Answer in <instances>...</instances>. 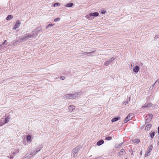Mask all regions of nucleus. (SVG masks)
Returning <instances> with one entry per match:
<instances>
[{
  "mask_svg": "<svg viewBox=\"0 0 159 159\" xmlns=\"http://www.w3.org/2000/svg\"><path fill=\"white\" fill-rule=\"evenodd\" d=\"M41 31H42V30L41 27H38L37 28L33 30L31 33H30V34L32 35V38H35L37 36L39 33Z\"/></svg>",
  "mask_w": 159,
  "mask_h": 159,
  "instance_id": "nucleus-1",
  "label": "nucleus"
},
{
  "mask_svg": "<svg viewBox=\"0 0 159 159\" xmlns=\"http://www.w3.org/2000/svg\"><path fill=\"white\" fill-rule=\"evenodd\" d=\"M30 38H32V35H31L30 33H26L20 38V41H25L28 40Z\"/></svg>",
  "mask_w": 159,
  "mask_h": 159,
  "instance_id": "nucleus-2",
  "label": "nucleus"
},
{
  "mask_svg": "<svg viewBox=\"0 0 159 159\" xmlns=\"http://www.w3.org/2000/svg\"><path fill=\"white\" fill-rule=\"evenodd\" d=\"M152 115L151 114H149L146 116V119L145 120V124L149 122L151 120L152 118Z\"/></svg>",
  "mask_w": 159,
  "mask_h": 159,
  "instance_id": "nucleus-3",
  "label": "nucleus"
},
{
  "mask_svg": "<svg viewBox=\"0 0 159 159\" xmlns=\"http://www.w3.org/2000/svg\"><path fill=\"white\" fill-rule=\"evenodd\" d=\"M80 150V147L78 146L77 147L74 148L72 151V152L74 157H75L77 156V152L79 151Z\"/></svg>",
  "mask_w": 159,
  "mask_h": 159,
  "instance_id": "nucleus-4",
  "label": "nucleus"
},
{
  "mask_svg": "<svg viewBox=\"0 0 159 159\" xmlns=\"http://www.w3.org/2000/svg\"><path fill=\"white\" fill-rule=\"evenodd\" d=\"M43 148V146L42 145H39L38 147L32 150V152L34 153V155H35L38 152L40 151Z\"/></svg>",
  "mask_w": 159,
  "mask_h": 159,
  "instance_id": "nucleus-5",
  "label": "nucleus"
},
{
  "mask_svg": "<svg viewBox=\"0 0 159 159\" xmlns=\"http://www.w3.org/2000/svg\"><path fill=\"white\" fill-rule=\"evenodd\" d=\"M115 57H111L110 59L108 61H105L104 62V65L106 66H108L109 64L111 63L115 59Z\"/></svg>",
  "mask_w": 159,
  "mask_h": 159,
  "instance_id": "nucleus-6",
  "label": "nucleus"
},
{
  "mask_svg": "<svg viewBox=\"0 0 159 159\" xmlns=\"http://www.w3.org/2000/svg\"><path fill=\"white\" fill-rule=\"evenodd\" d=\"M20 21L19 20H17L14 26L13 27V29L15 30L16 28H19L20 26Z\"/></svg>",
  "mask_w": 159,
  "mask_h": 159,
  "instance_id": "nucleus-7",
  "label": "nucleus"
},
{
  "mask_svg": "<svg viewBox=\"0 0 159 159\" xmlns=\"http://www.w3.org/2000/svg\"><path fill=\"white\" fill-rule=\"evenodd\" d=\"M63 98L66 99L67 98L73 99V94H66L64 96Z\"/></svg>",
  "mask_w": 159,
  "mask_h": 159,
  "instance_id": "nucleus-8",
  "label": "nucleus"
},
{
  "mask_svg": "<svg viewBox=\"0 0 159 159\" xmlns=\"http://www.w3.org/2000/svg\"><path fill=\"white\" fill-rule=\"evenodd\" d=\"M35 155H34V153L32 151L29 154L27 153L26 154L25 156H27L26 158L27 159H30L32 157L34 156Z\"/></svg>",
  "mask_w": 159,
  "mask_h": 159,
  "instance_id": "nucleus-9",
  "label": "nucleus"
},
{
  "mask_svg": "<svg viewBox=\"0 0 159 159\" xmlns=\"http://www.w3.org/2000/svg\"><path fill=\"white\" fill-rule=\"evenodd\" d=\"M81 94V93L80 92L77 93L75 92V93H74L73 94V99H75L78 97L80 96Z\"/></svg>",
  "mask_w": 159,
  "mask_h": 159,
  "instance_id": "nucleus-10",
  "label": "nucleus"
},
{
  "mask_svg": "<svg viewBox=\"0 0 159 159\" xmlns=\"http://www.w3.org/2000/svg\"><path fill=\"white\" fill-rule=\"evenodd\" d=\"M140 68L138 66H136L133 69V71L135 73H138Z\"/></svg>",
  "mask_w": 159,
  "mask_h": 159,
  "instance_id": "nucleus-11",
  "label": "nucleus"
},
{
  "mask_svg": "<svg viewBox=\"0 0 159 159\" xmlns=\"http://www.w3.org/2000/svg\"><path fill=\"white\" fill-rule=\"evenodd\" d=\"M31 137L30 135H28L26 137V140L28 143H30L31 142Z\"/></svg>",
  "mask_w": 159,
  "mask_h": 159,
  "instance_id": "nucleus-12",
  "label": "nucleus"
},
{
  "mask_svg": "<svg viewBox=\"0 0 159 159\" xmlns=\"http://www.w3.org/2000/svg\"><path fill=\"white\" fill-rule=\"evenodd\" d=\"M120 119V117H115L113 118L111 120L112 122H114Z\"/></svg>",
  "mask_w": 159,
  "mask_h": 159,
  "instance_id": "nucleus-13",
  "label": "nucleus"
},
{
  "mask_svg": "<svg viewBox=\"0 0 159 159\" xmlns=\"http://www.w3.org/2000/svg\"><path fill=\"white\" fill-rule=\"evenodd\" d=\"M104 143V141L102 139H101L98 141L97 143L96 144L98 146H100Z\"/></svg>",
  "mask_w": 159,
  "mask_h": 159,
  "instance_id": "nucleus-14",
  "label": "nucleus"
},
{
  "mask_svg": "<svg viewBox=\"0 0 159 159\" xmlns=\"http://www.w3.org/2000/svg\"><path fill=\"white\" fill-rule=\"evenodd\" d=\"M75 109V106L73 105H70L68 108V110L69 111L71 112L73 110Z\"/></svg>",
  "mask_w": 159,
  "mask_h": 159,
  "instance_id": "nucleus-15",
  "label": "nucleus"
},
{
  "mask_svg": "<svg viewBox=\"0 0 159 159\" xmlns=\"http://www.w3.org/2000/svg\"><path fill=\"white\" fill-rule=\"evenodd\" d=\"M99 13L98 12H95L94 13H91V15L92 16H94V17H97L99 16Z\"/></svg>",
  "mask_w": 159,
  "mask_h": 159,
  "instance_id": "nucleus-16",
  "label": "nucleus"
},
{
  "mask_svg": "<svg viewBox=\"0 0 159 159\" xmlns=\"http://www.w3.org/2000/svg\"><path fill=\"white\" fill-rule=\"evenodd\" d=\"M152 127V125L150 124H148L146 125L145 130H148L150 129Z\"/></svg>",
  "mask_w": 159,
  "mask_h": 159,
  "instance_id": "nucleus-17",
  "label": "nucleus"
},
{
  "mask_svg": "<svg viewBox=\"0 0 159 159\" xmlns=\"http://www.w3.org/2000/svg\"><path fill=\"white\" fill-rule=\"evenodd\" d=\"M125 153V151L124 149H122L119 153V155H121Z\"/></svg>",
  "mask_w": 159,
  "mask_h": 159,
  "instance_id": "nucleus-18",
  "label": "nucleus"
},
{
  "mask_svg": "<svg viewBox=\"0 0 159 159\" xmlns=\"http://www.w3.org/2000/svg\"><path fill=\"white\" fill-rule=\"evenodd\" d=\"M73 5L72 3H69L66 4L65 7H71Z\"/></svg>",
  "mask_w": 159,
  "mask_h": 159,
  "instance_id": "nucleus-19",
  "label": "nucleus"
},
{
  "mask_svg": "<svg viewBox=\"0 0 159 159\" xmlns=\"http://www.w3.org/2000/svg\"><path fill=\"white\" fill-rule=\"evenodd\" d=\"M13 18V16L11 15H8L6 18V20H9L12 19Z\"/></svg>",
  "mask_w": 159,
  "mask_h": 159,
  "instance_id": "nucleus-20",
  "label": "nucleus"
},
{
  "mask_svg": "<svg viewBox=\"0 0 159 159\" xmlns=\"http://www.w3.org/2000/svg\"><path fill=\"white\" fill-rule=\"evenodd\" d=\"M154 40L159 42V35H156L155 36Z\"/></svg>",
  "mask_w": 159,
  "mask_h": 159,
  "instance_id": "nucleus-21",
  "label": "nucleus"
},
{
  "mask_svg": "<svg viewBox=\"0 0 159 159\" xmlns=\"http://www.w3.org/2000/svg\"><path fill=\"white\" fill-rule=\"evenodd\" d=\"M155 132H150L149 134L150 136V137L152 138V139L153 138L154 135H155Z\"/></svg>",
  "mask_w": 159,
  "mask_h": 159,
  "instance_id": "nucleus-22",
  "label": "nucleus"
},
{
  "mask_svg": "<svg viewBox=\"0 0 159 159\" xmlns=\"http://www.w3.org/2000/svg\"><path fill=\"white\" fill-rule=\"evenodd\" d=\"M10 119V118L9 117H6L5 119V123L6 124L9 121Z\"/></svg>",
  "mask_w": 159,
  "mask_h": 159,
  "instance_id": "nucleus-23",
  "label": "nucleus"
},
{
  "mask_svg": "<svg viewBox=\"0 0 159 159\" xmlns=\"http://www.w3.org/2000/svg\"><path fill=\"white\" fill-rule=\"evenodd\" d=\"M86 17L89 20H91L92 19V16L91 15V13L89 15H88L86 16Z\"/></svg>",
  "mask_w": 159,
  "mask_h": 159,
  "instance_id": "nucleus-24",
  "label": "nucleus"
},
{
  "mask_svg": "<svg viewBox=\"0 0 159 159\" xmlns=\"http://www.w3.org/2000/svg\"><path fill=\"white\" fill-rule=\"evenodd\" d=\"M96 52V51H93L92 52H84V53H83V54L85 55H87V54H91V53H93L94 52Z\"/></svg>",
  "mask_w": 159,
  "mask_h": 159,
  "instance_id": "nucleus-25",
  "label": "nucleus"
},
{
  "mask_svg": "<svg viewBox=\"0 0 159 159\" xmlns=\"http://www.w3.org/2000/svg\"><path fill=\"white\" fill-rule=\"evenodd\" d=\"M132 114H129L126 117V118H127V119L128 120H130V119H131L132 118Z\"/></svg>",
  "mask_w": 159,
  "mask_h": 159,
  "instance_id": "nucleus-26",
  "label": "nucleus"
},
{
  "mask_svg": "<svg viewBox=\"0 0 159 159\" xmlns=\"http://www.w3.org/2000/svg\"><path fill=\"white\" fill-rule=\"evenodd\" d=\"M123 143H121L120 144H116L115 145V147L116 148H118L120 147L121 146V145L123 144Z\"/></svg>",
  "mask_w": 159,
  "mask_h": 159,
  "instance_id": "nucleus-27",
  "label": "nucleus"
},
{
  "mask_svg": "<svg viewBox=\"0 0 159 159\" xmlns=\"http://www.w3.org/2000/svg\"><path fill=\"white\" fill-rule=\"evenodd\" d=\"M152 148L153 146L152 145H150L148 148V151L150 152L152 150Z\"/></svg>",
  "mask_w": 159,
  "mask_h": 159,
  "instance_id": "nucleus-28",
  "label": "nucleus"
},
{
  "mask_svg": "<svg viewBox=\"0 0 159 159\" xmlns=\"http://www.w3.org/2000/svg\"><path fill=\"white\" fill-rule=\"evenodd\" d=\"M60 6V3H56L54 4L53 7H56V6Z\"/></svg>",
  "mask_w": 159,
  "mask_h": 159,
  "instance_id": "nucleus-29",
  "label": "nucleus"
},
{
  "mask_svg": "<svg viewBox=\"0 0 159 159\" xmlns=\"http://www.w3.org/2000/svg\"><path fill=\"white\" fill-rule=\"evenodd\" d=\"M112 139V137L111 136L107 137L105 139V140H110Z\"/></svg>",
  "mask_w": 159,
  "mask_h": 159,
  "instance_id": "nucleus-30",
  "label": "nucleus"
},
{
  "mask_svg": "<svg viewBox=\"0 0 159 159\" xmlns=\"http://www.w3.org/2000/svg\"><path fill=\"white\" fill-rule=\"evenodd\" d=\"M151 106H149L148 105V103H145L143 106L142 107L143 108H146L148 107H150Z\"/></svg>",
  "mask_w": 159,
  "mask_h": 159,
  "instance_id": "nucleus-31",
  "label": "nucleus"
},
{
  "mask_svg": "<svg viewBox=\"0 0 159 159\" xmlns=\"http://www.w3.org/2000/svg\"><path fill=\"white\" fill-rule=\"evenodd\" d=\"M150 152L147 151V152L145 153V156L146 157H148L150 155Z\"/></svg>",
  "mask_w": 159,
  "mask_h": 159,
  "instance_id": "nucleus-32",
  "label": "nucleus"
},
{
  "mask_svg": "<svg viewBox=\"0 0 159 159\" xmlns=\"http://www.w3.org/2000/svg\"><path fill=\"white\" fill-rule=\"evenodd\" d=\"M60 20V18L59 17H57L55 18L54 20V21L56 22Z\"/></svg>",
  "mask_w": 159,
  "mask_h": 159,
  "instance_id": "nucleus-33",
  "label": "nucleus"
},
{
  "mask_svg": "<svg viewBox=\"0 0 159 159\" xmlns=\"http://www.w3.org/2000/svg\"><path fill=\"white\" fill-rule=\"evenodd\" d=\"M140 142V140L139 139H136L134 141V143H138Z\"/></svg>",
  "mask_w": 159,
  "mask_h": 159,
  "instance_id": "nucleus-34",
  "label": "nucleus"
},
{
  "mask_svg": "<svg viewBox=\"0 0 159 159\" xmlns=\"http://www.w3.org/2000/svg\"><path fill=\"white\" fill-rule=\"evenodd\" d=\"M54 24H49L47 27L46 28L48 29L49 27H52L54 26Z\"/></svg>",
  "mask_w": 159,
  "mask_h": 159,
  "instance_id": "nucleus-35",
  "label": "nucleus"
},
{
  "mask_svg": "<svg viewBox=\"0 0 159 159\" xmlns=\"http://www.w3.org/2000/svg\"><path fill=\"white\" fill-rule=\"evenodd\" d=\"M5 123V122H2V121H0V126H2V125H4Z\"/></svg>",
  "mask_w": 159,
  "mask_h": 159,
  "instance_id": "nucleus-36",
  "label": "nucleus"
},
{
  "mask_svg": "<svg viewBox=\"0 0 159 159\" xmlns=\"http://www.w3.org/2000/svg\"><path fill=\"white\" fill-rule=\"evenodd\" d=\"M106 12V11L104 10H101V13L102 14H104Z\"/></svg>",
  "mask_w": 159,
  "mask_h": 159,
  "instance_id": "nucleus-37",
  "label": "nucleus"
},
{
  "mask_svg": "<svg viewBox=\"0 0 159 159\" xmlns=\"http://www.w3.org/2000/svg\"><path fill=\"white\" fill-rule=\"evenodd\" d=\"M7 41L6 40H5L4 42L2 43V45H3L4 44H6L7 45Z\"/></svg>",
  "mask_w": 159,
  "mask_h": 159,
  "instance_id": "nucleus-38",
  "label": "nucleus"
},
{
  "mask_svg": "<svg viewBox=\"0 0 159 159\" xmlns=\"http://www.w3.org/2000/svg\"><path fill=\"white\" fill-rule=\"evenodd\" d=\"M128 120L127 119V118L126 117L124 120V122L125 123H126Z\"/></svg>",
  "mask_w": 159,
  "mask_h": 159,
  "instance_id": "nucleus-39",
  "label": "nucleus"
},
{
  "mask_svg": "<svg viewBox=\"0 0 159 159\" xmlns=\"http://www.w3.org/2000/svg\"><path fill=\"white\" fill-rule=\"evenodd\" d=\"M60 79L61 80H64L65 79V77L64 76H61L60 77Z\"/></svg>",
  "mask_w": 159,
  "mask_h": 159,
  "instance_id": "nucleus-40",
  "label": "nucleus"
},
{
  "mask_svg": "<svg viewBox=\"0 0 159 159\" xmlns=\"http://www.w3.org/2000/svg\"><path fill=\"white\" fill-rule=\"evenodd\" d=\"M23 144L25 145H26V142L25 140L23 142Z\"/></svg>",
  "mask_w": 159,
  "mask_h": 159,
  "instance_id": "nucleus-41",
  "label": "nucleus"
},
{
  "mask_svg": "<svg viewBox=\"0 0 159 159\" xmlns=\"http://www.w3.org/2000/svg\"><path fill=\"white\" fill-rule=\"evenodd\" d=\"M128 101H125V102H124L123 103V104H125V105H126L128 103Z\"/></svg>",
  "mask_w": 159,
  "mask_h": 159,
  "instance_id": "nucleus-42",
  "label": "nucleus"
},
{
  "mask_svg": "<svg viewBox=\"0 0 159 159\" xmlns=\"http://www.w3.org/2000/svg\"><path fill=\"white\" fill-rule=\"evenodd\" d=\"M157 82V81H156L155 83L154 84H153L152 85V88L154 87V85H155V83Z\"/></svg>",
  "mask_w": 159,
  "mask_h": 159,
  "instance_id": "nucleus-43",
  "label": "nucleus"
},
{
  "mask_svg": "<svg viewBox=\"0 0 159 159\" xmlns=\"http://www.w3.org/2000/svg\"><path fill=\"white\" fill-rule=\"evenodd\" d=\"M27 156H24V158L22 159H27V158H26V157Z\"/></svg>",
  "mask_w": 159,
  "mask_h": 159,
  "instance_id": "nucleus-44",
  "label": "nucleus"
},
{
  "mask_svg": "<svg viewBox=\"0 0 159 159\" xmlns=\"http://www.w3.org/2000/svg\"><path fill=\"white\" fill-rule=\"evenodd\" d=\"M13 156H10V159H12L13 158Z\"/></svg>",
  "mask_w": 159,
  "mask_h": 159,
  "instance_id": "nucleus-45",
  "label": "nucleus"
},
{
  "mask_svg": "<svg viewBox=\"0 0 159 159\" xmlns=\"http://www.w3.org/2000/svg\"><path fill=\"white\" fill-rule=\"evenodd\" d=\"M158 134H159V126H158Z\"/></svg>",
  "mask_w": 159,
  "mask_h": 159,
  "instance_id": "nucleus-46",
  "label": "nucleus"
},
{
  "mask_svg": "<svg viewBox=\"0 0 159 159\" xmlns=\"http://www.w3.org/2000/svg\"><path fill=\"white\" fill-rule=\"evenodd\" d=\"M140 155H142V151H141L140 152Z\"/></svg>",
  "mask_w": 159,
  "mask_h": 159,
  "instance_id": "nucleus-47",
  "label": "nucleus"
},
{
  "mask_svg": "<svg viewBox=\"0 0 159 159\" xmlns=\"http://www.w3.org/2000/svg\"><path fill=\"white\" fill-rule=\"evenodd\" d=\"M13 154L14 155H15V154H16V153H15V152H13Z\"/></svg>",
  "mask_w": 159,
  "mask_h": 159,
  "instance_id": "nucleus-48",
  "label": "nucleus"
},
{
  "mask_svg": "<svg viewBox=\"0 0 159 159\" xmlns=\"http://www.w3.org/2000/svg\"><path fill=\"white\" fill-rule=\"evenodd\" d=\"M133 154V151H131V154L132 155Z\"/></svg>",
  "mask_w": 159,
  "mask_h": 159,
  "instance_id": "nucleus-49",
  "label": "nucleus"
},
{
  "mask_svg": "<svg viewBox=\"0 0 159 159\" xmlns=\"http://www.w3.org/2000/svg\"><path fill=\"white\" fill-rule=\"evenodd\" d=\"M157 144L159 146V141H158V142L157 143Z\"/></svg>",
  "mask_w": 159,
  "mask_h": 159,
  "instance_id": "nucleus-50",
  "label": "nucleus"
},
{
  "mask_svg": "<svg viewBox=\"0 0 159 159\" xmlns=\"http://www.w3.org/2000/svg\"><path fill=\"white\" fill-rule=\"evenodd\" d=\"M130 98H129V101H130Z\"/></svg>",
  "mask_w": 159,
  "mask_h": 159,
  "instance_id": "nucleus-51",
  "label": "nucleus"
},
{
  "mask_svg": "<svg viewBox=\"0 0 159 159\" xmlns=\"http://www.w3.org/2000/svg\"><path fill=\"white\" fill-rule=\"evenodd\" d=\"M125 159H128L127 158H125Z\"/></svg>",
  "mask_w": 159,
  "mask_h": 159,
  "instance_id": "nucleus-52",
  "label": "nucleus"
},
{
  "mask_svg": "<svg viewBox=\"0 0 159 159\" xmlns=\"http://www.w3.org/2000/svg\"><path fill=\"white\" fill-rule=\"evenodd\" d=\"M158 83H159V81H158Z\"/></svg>",
  "mask_w": 159,
  "mask_h": 159,
  "instance_id": "nucleus-53",
  "label": "nucleus"
}]
</instances>
